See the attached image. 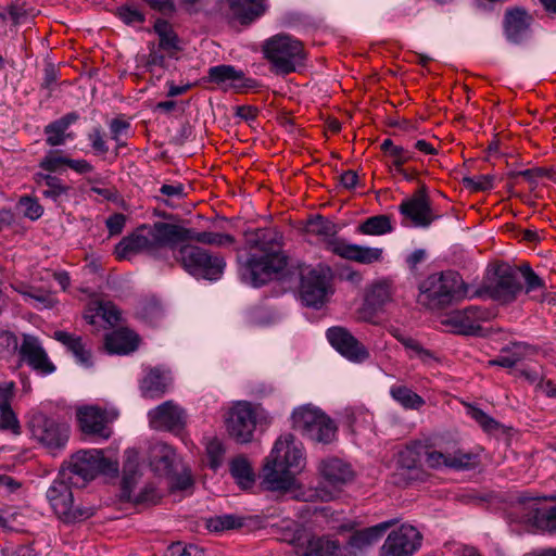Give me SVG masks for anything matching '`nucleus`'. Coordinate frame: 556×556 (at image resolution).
<instances>
[{
	"mask_svg": "<svg viewBox=\"0 0 556 556\" xmlns=\"http://www.w3.org/2000/svg\"><path fill=\"white\" fill-rule=\"evenodd\" d=\"M195 217L199 227L190 226L192 220L177 222L172 215H164L162 220L152 225H141L116 245L115 253L119 258H127L135 253L161 257L166 251H174L179 247L178 261L189 275L195 279L217 281L224 275L225 258L204 248L184 243L198 241L222 245L225 242H231L232 238L229 235L212 231L213 229H225L229 220L217 214L212 217L198 214Z\"/></svg>",
	"mask_w": 556,
	"mask_h": 556,
	"instance_id": "1",
	"label": "nucleus"
},
{
	"mask_svg": "<svg viewBox=\"0 0 556 556\" xmlns=\"http://www.w3.org/2000/svg\"><path fill=\"white\" fill-rule=\"evenodd\" d=\"M245 248L237 254L238 275L242 282L261 287L281 273L288 257L282 235L276 228H252L244 231Z\"/></svg>",
	"mask_w": 556,
	"mask_h": 556,
	"instance_id": "2",
	"label": "nucleus"
},
{
	"mask_svg": "<svg viewBox=\"0 0 556 556\" xmlns=\"http://www.w3.org/2000/svg\"><path fill=\"white\" fill-rule=\"evenodd\" d=\"M468 298V286L453 270L434 273L419 283L418 303L429 309H440Z\"/></svg>",
	"mask_w": 556,
	"mask_h": 556,
	"instance_id": "3",
	"label": "nucleus"
},
{
	"mask_svg": "<svg viewBox=\"0 0 556 556\" xmlns=\"http://www.w3.org/2000/svg\"><path fill=\"white\" fill-rule=\"evenodd\" d=\"M291 420L294 430L316 443L329 444L336 439V424L313 404L295 407L291 414Z\"/></svg>",
	"mask_w": 556,
	"mask_h": 556,
	"instance_id": "4",
	"label": "nucleus"
},
{
	"mask_svg": "<svg viewBox=\"0 0 556 556\" xmlns=\"http://www.w3.org/2000/svg\"><path fill=\"white\" fill-rule=\"evenodd\" d=\"M263 51L273 71L280 75L296 72L305 60L302 42L286 34H278L267 39Z\"/></svg>",
	"mask_w": 556,
	"mask_h": 556,
	"instance_id": "5",
	"label": "nucleus"
},
{
	"mask_svg": "<svg viewBox=\"0 0 556 556\" xmlns=\"http://www.w3.org/2000/svg\"><path fill=\"white\" fill-rule=\"evenodd\" d=\"M74 488H83L99 473L117 471V464L103 456L102 450H87L76 453L67 467L60 470Z\"/></svg>",
	"mask_w": 556,
	"mask_h": 556,
	"instance_id": "6",
	"label": "nucleus"
},
{
	"mask_svg": "<svg viewBox=\"0 0 556 556\" xmlns=\"http://www.w3.org/2000/svg\"><path fill=\"white\" fill-rule=\"evenodd\" d=\"M73 486L71 481L62 477L60 471L58 478L47 490V498L53 511L67 523L84 521L93 515L92 507L75 504Z\"/></svg>",
	"mask_w": 556,
	"mask_h": 556,
	"instance_id": "7",
	"label": "nucleus"
},
{
	"mask_svg": "<svg viewBox=\"0 0 556 556\" xmlns=\"http://www.w3.org/2000/svg\"><path fill=\"white\" fill-rule=\"evenodd\" d=\"M521 291L522 285L517 269L503 264L497 266L494 276L476 291V295L489 298L502 304H508L515 301Z\"/></svg>",
	"mask_w": 556,
	"mask_h": 556,
	"instance_id": "8",
	"label": "nucleus"
},
{
	"mask_svg": "<svg viewBox=\"0 0 556 556\" xmlns=\"http://www.w3.org/2000/svg\"><path fill=\"white\" fill-rule=\"evenodd\" d=\"M331 269L317 265L309 267L301 274L300 296L307 307L320 308L332 293Z\"/></svg>",
	"mask_w": 556,
	"mask_h": 556,
	"instance_id": "9",
	"label": "nucleus"
},
{
	"mask_svg": "<svg viewBox=\"0 0 556 556\" xmlns=\"http://www.w3.org/2000/svg\"><path fill=\"white\" fill-rule=\"evenodd\" d=\"M28 428L33 438L52 452L63 448L68 441V426L39 412L31 414Z\"/></svg>",
	"mask_w": 556,
	"mask_h": 556,
	"instance_id": "10",
	"label": "nucleus"
},
{
	"mask_svg": "<svg viewBox=\"0 0 556 556\" xmlns=\"http://www.w3.org/2000/svg\"><path fill=\"white\" fill-rule=\"evenodd\" d=\"M493 313L480 306H469L452 311L441 318V324L450 327L452 332L464 336H482V323L489 321Z\"/></svg>",
	"mask_w": 556,
	"mask_h": 556,
	"instance_id": "11",
	"label": "nucleus"
},
{
	"mask_svg": "<svg viewBox=\"0 0 556 556\" xmlns=\"http://www.w3.org/2000/svg\"><path fill=\"white\" fill-rule=\"evenodd\" d=\"M266 458L287 467L294 475H299L306 465L304 446L291 433L280 435Z\"/></svg>",
	"mask_w": 556,
	"mask_h": 556,
	"instance_id": "12",
	"label": "nucleus"
},
{
	"mask_svg": "<svg viewBox=\"0 0 556 556\" xmlns=\"http://www.w3.org/2000/svg\"><path fill=\"white\" fill-rule=\"evenodd\" d=\"M225 425L230 438L240 444L253 439L256 427V415L248 402L236 403L227 413Z\"/></svg>",
	"mask_w": 556,
	"mask_h": 556,
	"instance_id": "13",
	"label": "nucleus"
},
{
	"mask_svg": "<svg viewBox=\"0 0 556 556\" xmlns=\"http://www.w3.org/2000/svg\"><path fill=\"white\" fill-rule=\"evenodd\" d=\"M420 531L409 523H403L391 531L380 548V556H413L421 546Z\"/></svg>",
	"mask_w": 556,
	"mask_h": 556,
	"instance_id": "14",
	"label": "nucleus"
},
{
	"mask_svg": "<svg viewBox=\"0 0 556 556\" xmlns=\"http://www.w3.org/2000/svg\"><path fill=\"white\" fill-rule=\"evenodd\" d=\"M76 416L84 434L101 441L111 437L112 430L109 422L114 417L109 418V413L105 409L94 405H86L77 408Z\"/></svg>",
	"mask_w": 556,
	"mask_h": 556,
	"instance_id": "15",
	"label": "nucleus"
},
{
	"mask_svg": "<svg viewBox=\"0 0 556 556\" xmlns=\"http://www.w3.org/2000/svg\"><path fill=\"white\" fill-rule=\"evenodd\" d=\"M148 419L154 430L178 432L186 425V412L174 401H165L148 412Z\"/></svg>",
	"mask_w": 556,
	"mask_h": 556,
	"instance_id": "16",
	"label": "nucleus"
},
{
	"mask_svg": "<svg viewBox=\"0 0 556 556\" xmlns=\"http://www.w3.org/2000/svg\"><path fill=\"white\" fill-rule=\"evenodd\" d=\"M326 336L329 343L349 361L363 363L369 357L367 349L345 328L331 327Z\"/></svg>",
	"mask_w": 556,
	"mask_h": 556,
	"instance_id": "17",
	"label": "nucleus"
},
{
	"mask_svg": "<svg viewBox=\"0 0 556 556\" xmlns=\"http://www.w3.org/2000/svg\"><path fill=\"white\" fill-rule=\"evenodd\" d=\"M396 523V519L382 521L372 527L354 532L349 541L341 545V556H358L379 541L386 531Z\"/></svg>",
	"mask_w": 556,
	"mask_h": 556,
	"instance_id": "18",
	"label": "nucleus"
},
{
	"mask_svg": "<svg viewBox=\"0 0 556 556\" xmlns=\"http://www.w3.org/2000/svg\"><path fill=\"white\" fill-rule=\"evenodd\" d=\"M20 355L35 371L47 376L55 370L42 344L31 334H23V342L18 349Z\"/></svg>",
	"mask_w": 556,
	"mask_h": 556,
	"instance_id": "19",
	"label": "nucleus"
},
{
	"mask_svg": "<svg viewBox=\"0 0 556 556\" xmlns=\"http://www.w3.org/2000/svg\"><path fill=\"white\" fill-rule=\"evenodd\" d=\"M332 253L342 258L353 261L364 265L381 263L383 261V248L367 247L344 241L332 243Z\"/></svg>",
	"mask_w": 556,
	"mask_h": 556,
	"instance_id": "20",
	"label": "nucleus"
},
{
	"mask_svg": "<svg viewBox=\"0 0 556 556\" xmlns=\"http://www.w3.org/2000/svg\"><path fill=\"white\" fill-rule=\"evenodd\" d=\"M208 80L222 86L224 89H232L241 92L255 86V81L247 78L244 73L232 65H216L208 70Z\"/></svg>",
	"mask_w": 556,
	"mask_h": 556,
	"instance_id": "21",
	"label": "nucleus"
},
{
	"mask_svg": "<svg viewBox=\"0 0 556 556\" xmlns=\"http://www.w3.org/2000/svg\"><path fill=\"white\" fill-rule=\"evenodd\" d=\"M295 476L287 467L266 458L262 471V485L269 491H289L295 485Z\"/></svg>",
	"mask_w": 556,
	"mask_h": 556,
	"instance_id": "22",
	"label": "nucleus"
},
{
	"mask_svg": "<svg viewBox=\"0 0 556 556\" xmlns=\"http://www.w3.org/2000/svg\"><path fill=\"white\" fill-rule=\"evenodd\" d=\"M531 15L520 8L507 10L504 17V33L511 43H520L530 36Z\"/></svg>",
	"mask_w": 556,
	"mask_h": 556,
	"instance_id": "23",
	"label": "nucleus"
},
{
	"mask_svg": "<svg viewBox=\"0 0 556 556\" xmlns=\"http://www.w3.org/2000/svg\"><path fill=\"white\" fill-rule=\"evenodd\" d=\"M305 231L319 237L325 243L326 249L330 252H332V243L337 241H344L343 238L337 236L339 226L319 214L311 216L307 219Z\"/></svg>",
	"mask_w": 556,
	"mask_h": 556,
	"instance_id": "24",
	"label": "nucleus"
},
{
	"mask_svg": "<svg viewBox=\"0 0 556 556\" xmlns=\"http://www.w3.org/2000/svg\"><path fill=\"white\" fill-rule=\"evenodd\" d=\"M318 471L320 476L332 485H342L353 479L351 466L336 457L321 460L318 466Z\"/></svg>",
	"mask_w": 556,
	"mask_h": 556,
	"instance_id": "25",
	"label": "nucleus"
},
{
	"mask_svg": "<svg viewBox=\"0 0 556 556\" xmlns=\"http://www.w3.org/2000/svg\"><path fill=\"white\" fill-rule=\"evenodd\" d=\"M178 460V455L172 446L165 443L153 446L150 465L156 475L170 477L175 472Z\"/></svg>",
	"mask_w": 556,
	"mask_h": 556,
	"instance_id": "26",
	"label": "nucleus"
},
{
	"mask_svg": "<svg viewBox=\"0 0 556 556\" xmlns=\"http://www.w3.org/2000/svg\"><path fill=\"white\" fill-rule=\"evenodd\" d=\"M527 521L535 528L544 531H556V504L554 506H541L536 498L527 503Z\"/></svg>",
	"mask_w": 556,
	"mask_h": 556,
	"instance_id": "27",
	"label": "nucleus"
},
{
	"mask_svg": "<svg viewBox=\"0 0 556 556\" xmlns=\"http://www.w3.org/2000/svg\"><path fill=\"white\" fill-rule=\"evenodd\" d=\"M53 338L61 342L73 354L76 362L86 368L92 366L91 351L83 338L66 331H55Z\"/></svg>",
	"mask_w": 556,
	"mask_h": 556,
	"instance_id": "28",
	"label": "nucleus"
},
{
	"mask_svg": "<svg viewBox=\"0 0 556 556\" xmlns=\"http://www.w3.org/2000/svg\"><path fill=\"white\" fill-rule=\"evenodd\" d=\"M79 118L78 114L71 112L61 118L48 124L45 127L46 142L51 147L62 146L74 136L68 132V128Z\"/></svg>",
	"mask_w": 556,
	"mask_h": 556,
	"instance_id": "29",
	"label": "nucleus"
},
{
	"mask_svg": "<svg viewBox=\"0 0 556 556\" xmlns=\"http://www.w3.org/2000/svg\"><path fill=\"white\" fill-rule=\"evenodd\" d=\"M139 344V337L129 329L121 328L105 337V349L110 354H129Z\"/></svg>",
	"mask_w": 556,
	"mask_h": 556,
	"instance_id": "30",
	"label": "nucleus"
},
{
	"mask_svg": "<svg viewBox=\"0 0 556 556\" xmlns=\"http://www.w3.org/2000/svg\"><path fill=\"white\" fill-rule=\"evenodd\" d=\"M534 353V348L529 344L516 342L509 346L503 348L501 354L495 359L490 361L489 364L511 368Z\"/></svg>",
	"mask_w": 556,
	"mask_h": 556,
	"instance_id": "31",
	"label": "nucleus"
},
{
	"mask_svg": "<svg viewBox=\"0 0 556 556\" xmlns=\"http://www.w3.org/2000/svg\"><path fill=\"white\" fill-rule=\"evenodd\" d=\"M232 14L243 24L250 23L267 10L266 0H228Z\"/></svg>",
	"mask_w": 556,
	"mask_h": 556,
	"instance_id": "32",
	"label": "nucleus"
},
{
	"mask_svg": "<svg viewBox=\"0 0 556 556\" xmlns=\"http://www.w3.org/2000/svg\"><path fill=\"white\" fill-rule=\"evenodd\" d=\"M341 544L330 535L312 536L299 556H341Z\"/></svg>",
	"mask_w": 556,
	"mask_h": 556,
	"instance_id": "33",
	"label": "nucleus"
},
{
	"mask_svg": "<svg viewBox=\"0 0 556 556\" xmlns=\"http://www.w3.org/2000/svg\"><path fill=\"white\" fill-rule=\"evenodd\" d=\"M394 291L395 288L391 279H379L370 286L366 302L370 307L380 309L393 301Z\"/></svg>",
	"mask_w": 556,
	"mask_h": 556,
	"instance_id": "34",
	"label": "nucleus"
},
{
	"mask_svg": "<svg viewBox=\"0 0 556 556\" xmlns=\"http://www.w3.org/2000/svg\"><path fill=\"white\" fill-rule=\"evenodd\" d=\"M229 471L236 483L243 490L250 489L255 482V473L250 460L242 455L232 458Z\"/></svg>",
	"mask_w": 556,
	"mask_h": 556,
	"instance_id": "35",
	"label": "nucleus"
},
{
	"mask_svg": "<svg viewBox=\"0 0 556 556\" xmlns=\"http://www.w3.org/2000/svg\"><path fill=\"white\" fill-rule=\"evenodd\" d=\"M390 332L409 352L410 358H418L425 364H430L437 361L433 352L424 348L417 340L413 339L412 337L403 334L400 329L393 328L390 330Z\"/></svg>",
	"mask_w": 556,
	"mask_h": 556,
	"instance_id": "36",
	"label": "nucleus"
},
{
	"mask_svg": "<svg viewBox=\"0 0 556 556\" xmlns=\"http://www.w3.org/2000/svg\"><path fill=\"white\" fill-rule=\"evenodd\" d=\"M169 386V379L159 369H151L141 382V391L146 397L162 396Z\"/></svg>",
	"mask_w": 556,
	"mask_h": 556,
	"instance_id": "37",
	"label": "nucleus"
},
{
	"mask_svg": "<svg viewBox=\"0 0 556 556\" xmlns=\"http://www.w3.org/2000/svg\"><path fill=\"white\" fill-rule=\"evenodd\" d=\"M390 396L404 409L418 410L425 405V400L413 390L402 384L390 388Z\"/></svg>",
	"mask_w": 556,
	"mask_h": 556,
	"instance_id": "38",
	"label": "nucleus"
},
{
	"mask_svg": "<svg viewBox=\"0 0 556 556\" xmlns=\"http://www.w3.org/2000/svg\"><path fill=\"white\" fill-rule=\"evenodd\" d=\"M154 31L159 36V48L168 55H174L180 50L179 39L167 22L157 21L154 25Z\"/></svg>",
	"mask_w": 556,
	"mask_h": 556,
	"instance_id": "39",
	"label": "nucleus"
},
{
	"mask_svg": "<svg viewBox=\"0 0 556 556\" xmlns=\"http://www.w3.org/2000/svg\"><path fill=\"white\" fill-rule=\"evenodd\" d=\"M16 291L24 298L25 302L36 309L52 308L56 303L54 296L47 290L27 287L16 289Z\"/></svg>",
	"mask_w": 556,
	"mask_h": 556,
	"instance_id": "40",
	"label": "nucleus"
},
{
	"mask_svg": "<svg viewBox=\"0 0 556 556\" xmlns=\"http://www.w3.org/2000/svg\"><path fill=\"white\" fill-rule=\"evenodd\" d=\"M35 179L38 186L42 188L41 192L46 198L58 201L66 195L67 187L58 177L51 174L37 173Z\"/></svg>",
	"mask_w": 556,
	"mask_h": 556,
	"instance_id": "41",
	"label": "nucleus"
},
{
	"mask_svg": "<svg viewBox=\"0 0 556 556\" xmlns=\"http://www.w3.org/2000/svg\"><path fill=\"white\" fill-rule=\"evenodd\" d=\"M125 456L126 459L123 466V486L126 491L131 492L141 475L139 457L138 453L130 448L125 452Z\"/></svg>",
	"mask_w": 556,
	"mask_h": 556,
	"instance_id": "42",
	"label": "nucleus"
},
{
	"mask_svg": "<svg viewBox=\"0 0 556 556\" xmlns=\"http://www.w3.org/2000/svg\"><path fill=\"white\" fill-rule=\"evenodd\" d=\"M392 230L390 217L387 215L371 216L357 227V231L366 236H382L390 233Z\"/></svg>",
	"mask_w": 556,
	"mask_h": 556,
	"instance_id": "43",
	"label": "nucleus"
},
{
	"mask_svg": "<svg viewBox=\"0 0 556 556\" xmlns=\"http://www.w3.org/2000/svg\"><path fill=\"white\" fill-rule=\"evenodd\" d=\"M450 455L446 467L451 469L468 470L476 467L478 463L476 454L456 448L455 444H450Z\"/></svg>",
	"mask_w": 556,
	"mask_h": 556,
	"instance_id": "44",
	"label": "nucleus"
},
{
	"mask_svg": "<svg viewBox=\"0 0 556 556\" xmlns=\"http://www.w3.org/2000/svg\"><path fill=\"white\" fill-rule=\"evenodd\" d=\"M508 176L514 181L518 177H523L532 186L538 185L544 178L556 181V170L553 167H532L525 170L510 172Z\"/></svg>",
	"mask_w": 556,
	"mask_h": 556,
	"instance_id": "45",
	"label": "nucleus"
},
{
	"mask_svg": "<svg viewBox=\"0 0 556 556\" xmlns=\"http://www.w3.org/2000/svg\"><path fill=\"white\" fill-rule=\"evenodd\" d=\"M402 225L405 227L426 228L439 218L432 211H401Z\"/></svg>",
	"mask_w": 556,
	"mask_h": 556,
	"instance_id": "46",
	"label": "nucleus"
},
{
	"mask_svg": "<svg viewBox=\"0 0 556 556\" xmlns=\"http://www.w3.org/2000/svg\"><path fill=\"white\" fill-rule=\"evenodd\" d=\"M494 175L481 174L465 176L462 179L464 188L470 192L486 191L494 187Z\"/></svg>",
	"mask_w": 556,
	"mask_h": 556,
	"instance_id": "47",
	"label": "nucleus"
},
{
	"mask_svg": "<svg viewBox=\"0 0 556 556\" xmlns=\"http://www.w3.org/2000/svg\"><path fill=\"white\" fill-rule=\"evenodd\" d=\"M186 195L185 187L181 184L167 185L164 184L160 188V195L156 199L166 206H177L176 200H180Z\"/></svg>",
	"mask_w": 556,
	"mask_h": 556,
	"instance_id": "48",
	"label": "nucleus"
},
{
	"mask_svg": "<svg viewBox=\"0 0 556 556\" xmlns=\"http://www.w3.org/2000/svg\"><path fill=\"white\" fill-rule=\"evenodd\" d=\"M438 450L426 452V463L431 468L446 467L450 455V443L437 442L434 444Z\"/></svg>",
	"mask_w": 556,
	"mask_h": 556,
	"instance_id": "49",
	"label": "nucleus"
},
{
	"mask_svg": "<svg viewBox=\"0 0 556 556\" xmlns=\"http://www.w3.org/2000/svg\"><path fill=\"white\" fill-rule=\"evenodd\" d=\"M67 157L61 155L58 151H49L40 161L39 166L42 170L50 173H61L66 166Z\"/></svg>",
	"mask_w": 556,
	"mask_h": 556,
	"instance_id": "50",
	"label": "nucleus"
},
{
	"mask_svg": "<svg viewBox=\"0 0 556 556\" xmlns=\"http://www.w3.org/2000/svg\"><path fill=\"white\" fill-rule=\"evenodd\" d=\"M206 454L210 467L214 470L218 469L224 460L225 447L218 439H211L206 443Z\"/></svg>",
	"mask_w": 556,
	"mask_h": 556,
	"instance_id": "51",
	"label": "nucleus"
},
{
	"mask_svg": "<svg viewBox=\"0 0 556 556\" xmlns=\"http://www.w3.org/2000/svg\"><path fill=\"white\" fill-rule=\"evenodd\" d=\"M431 205L432 202L427 195L425 188H420L413 195L405 198L397 208H429Z\"/></svg>",
	"mask_w": 556,
	"mask_h": 556,
	"instance_id": "52",
	"label": "nucleus"
},
{
	"mask_svg": "<svg viewBox=\"0 0 556 556\" xmlns=\"http://www.w3.org/2000/svg\"><path fill=\"white\" fill-rule=\"evenodd\" d=\"M387 155L392 159L396 172L403 174L406 179H409L408 175L404 173L402 165L414 159V152L397 144Z\"/></svg>",
	"mask_w": 556,
	"mask_h": 556,
	"instance_id": "53",
	"label": "nucleus"
},
{
	"mask_svg": "<svg viewBox=\"0 0 556 556\" xmlns=\"http://www.w3.org/2000/svg\"><path fill=\"white\" fill-rule=\"evenodd\" d=\"M90 197L99 203L108 202L116 205L119 204V197L117 191L111 187L94 186L90 189Z\"/></svg>",
	"mask_w": 556,
	"mask_h": 556,
	"instance_id": "54",
	"label": "nucleus"
},
{
	"mask_svg": "<svg viewBox=\"0 0 556 556\" xmlns=\"http://www.w3.org/2000/svg\"><path fill=\"white\" fill-rule=\"evenodd\" d=\"M467 415L476 420L485 431H492L498 426L495 419L476 406H468Z\"/></svg>",
	"mask_w": 556,
	"mask_h": 556,
	"instance_id": "55",
	"label": "nucleus"
},
{
	"mask_svg": "<svg viewBox=\"0 0 556 556\" xmlns=\"http://www.w3.org/2000/svg\"><path fill=\"white\" fill-rule=\"evenodd\" d=\"M467 415L476 420L485 431H492L498 426L495 419L476 406H468Z\"/></svg>",
	"mask_w": 556,
	"mask_h": 556,
	"instance_id": "56",
	"label": "nucleus"
},
{
	"mask_svg": "<svg viewBox=\"0 0 556 556\" xmlns=\"http://www.w3.org/2000/svg\"><path fill=\"white\" fill-rule=\"evenodd\" d=\"M97 315L101 316L110 326H115L121 320L122 313L112 302L100 303Z\"/></svg>",
	"mask_w": 556,
	"mask_h": 556,
	"instance_id": "57",
	"label": "nucleus"
},
{
	"mask_svg": "<svg viewBox=\"0 0 556 556\" xmlns=\"http://www.w3.org/2000/svg\"><path fill=\"white\" fill-rule=\"evenodd\" d=\"M138 315L144 321L155 325L162 318L163 309L156 302H147L140 307Z\"/></svg>",
	"mask_w": 556,
	"mask_h": 556,
	"instance_id": "58",
	"label": "nucleus"
},
{
	"mask_svg": "<svg viewBox=\"0 0 556 556\" xmlns=\"http://www.w3.org/2000/svg\"><path fill=\"white\" fill-rule=\"evenodd\" d=\"M0 428L2 430H10L14 434H20L21 426L11 406L0 408Z\"/></svg>",
	"mask_w": 556,
	"mask_h": 556,
	"instance_id": "59",
	"label": "nucleus"
},
{
	"mask_svg": "<svg viewBox=\"0 0 556 556\" xmlns=\"http://www.w3.org/2000/svg\"><path fill=\"white\" fill-rule=\"evenodd\" d=\"M88 140L96 153L104 154L109 151V147L106 146L99 127L93 128L92 131L89 132Z\"/></svg>",
	"mask_w": 556,
	"mask_h": 556,
	"instance_id": "60",
	"label": "nucleus"
},
{
	"mask_svg": "<svg viewBox=\"0 0 556 556\" xmlns=\"http://www.w3.org/2000/svg\"><path fill=\"white\" fill-rule=\"evenodd\" d=\"M129 126L128 122L117 118L110 123L112 139L115 140L118 146L122 144L121 138L127 134Z\"/></svg>",
	"mask_w": 556,
	"mask_h": 556,
	"instance_id": "61",
	"label": "nucleus"
},
{
	"mask_svg": "<svg viewBox=\"0 0 556 556\" xmlns=\"http://www.w3.org/2000/svg\"><path fill=\"white\" fill-rule=\"evenodd\" d=\"M397 464L402 468L414 469L418 465V457L414 450L406 448L399 454Z\"/></svg>",
	"mask_w": 556,
	"mask_h": 556,
	"instance_id": "62",
	"label": "nucleus"
},
{
	"mask_svg": "<svg viewBox=\"0 0 556 556\" xmlns=\"http://www.w3.org/2000/svg\"><path fill=\"white\" fill-rule=\"evenodd\" d=\"M15 384L12 381L0 383V408L11 406V401L14 395Z\"/></svg>",
	"mask_w": 556,
	"mask_h": 556,
	"instance_id": "63",
	"label": "nucleus"
},
{
	"mask_svg": "<svg viewBox=\"0 0 556 556\" xmlns=\"http://www.w3.org/2000/svg\"><path fill=\"white\" fill-rule=\"evenodd\" d=\"M170 479V488L174 490H187L192 485V479L189 472L184 471L180 475H172L168 477Z\"/></svg>",
	"mask_w": 556,
	"mask_h": 556,
	"instance_id": "64",
	"label": "nucleus"
}]
</instances>
